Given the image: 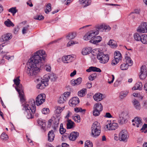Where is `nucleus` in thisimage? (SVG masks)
<instances>
[{
  "label": "nucleus",
  "mask_w": 147,
  "mask_h": 147,
  "mask_svg": "<svg viewBox=\"0 0 147 147\" xmlns=\"http://www.w3.org/2000/svg\"><path fill=\"white\" fill-rule=\"evenodd\" d=\"M96 76L97 75L96 73H94L91 74L89 76L88 79L92 81L96 78Z\"/></svg>",
  "instance_id": "864d4df0"
},
{
  "label": "nucleus",
  "mask_w": 147,
  "mask_h": 147,
  "mask_svg": "<svg viewBox=\"0 0 147 147\" xmlns=\"http://www.w3.org/2000/svg\"><path fill=\"white\" fill-rule=\"evenodd\" d=\"M12 37L11 34L7 33L2 36L1 38L3 41H6L11 39Z\"/></svg>",
  "instance_id": "b1692460"
},
{
  "label": "nucleus",
  "mask_w": 147,
  "mask_h": 147,
  "mask_svg": "<svg viewBox=\"0 0 147 147\" xmlns=\"http://www.w3.org/2000/svg\"><path fill=\"white\" fill-rule=\"evenodd\" d=\"M22 109L24 111V113L27 118L28 119L32 118L36 110L34 100L30 99L28 103L22 105Z\"/></svg>",
  "instance_id": "f03ea898"
},
{
  "label": "nucleus",
  "mask_w": 147,
  "mask_h": 147,
  "mask_svg": "<svg viewBox=\"0 0 147 147\" xmlns=\"http://www.w3.org/2000/svg\"><path fill=\"white\" fill-rule=\"evenodd\" d=\"M80 3L84 7L88 6L91 4V0H80Z\"/></svg>",
  "instance_id": "a211bd4d"
},
{
  "label": "nucleus",
  "mask_w": 147,
  "mask_h": 147,
  "mask_svg": "<svg viewBox=\"0 0 147 147\" xmlns=\"http://www.w3.org/2000/svg\"><path fill=\"white\" fill-rule=\"evenodd\" d=\"M104 32H108L111 29V27L108 26L104 24Z\"/></svg>",
  "instance_id": "5fc2aeb1"
},
{
  "label": "nucleus",
  "mask_w": 147,
  "mask_h": 147,
  "mask_svg": "<svg viewBox=\"0 0 147 147\" xmlns=\"http://www.w3.org/2000/svg\"><path fill=\"white\" fill-rule=\"evenodd\" d=\"M21 101L24 102L25 100V97L24 92H18Z\"/></svg>",
  "instance_id": "ea45409f"
},
{
  "label": "nucleus",
  "mask_w": 147,
  "mask_h": 147,
  "mask_svg": "<svg viewBox=\"0 0 147 147\" xmlns=\"http://www.w3.org/2000/svg\"><path fill=\"white\" fill-rule=\"evenodd\" d=\"M127 94V92H120L119 93V98H120L122 99L125 97Z\"/></svg>",
  "instance_id": "680f3d73"
},
{
  "label": "nucleus",
  "mask_w": 147,
  "mask_h": 147,
  "mask_svg": "<svg viewBox=\"0 0 147 147\" xmlns=\"http://www.w3.org/2000/svg\"><path fill=\"white\" fill-rule=\"evenodd\" d=\"M92 50V49L91 47L85 48L82 49L81 53L82 55H85L90 53Z\"/></svg>",
  "instance_id": "4be33fe9"
},
{
  "label": "nucleus",
  "mask_w": 147,
  "mask_h": 147,
  "mask_svg": "<svg viewBox=\"0 0 147 147\" xmlns=\"http://www.w3.org/2000/svg\"><path fill=\"white\" fill-rule=\"evenodd\" d=\"M91 130L92 136L96 137L98 136L101 133V126L100 124L97 121H95L92 124Z\"/></svg>",
  "instance_id": "20e7f679"
},
{
  "label": "nucleus",
  "mask_w": 147,
  "mask_h": 147,
  "mask_svg": "<svg viewBox=\"0 0 147 147\" xmlns=\"http://www.w3.org/2000/svg\"><path fill=\"white\" fill-rule=\"evenodd\" d=\"M134 38L137 41H140L141 38V36H140L139 34L136 33L134 34Z\"/></svg>",
  "instance_id": "79ce46f5"
},
{
  "label": "nucleus",
  "mask_w": 147,
  "mask_h": 147,
  "mask_svg": "<svg viewBox=\"0 0 147 147\" xmlns=\"http://www.w3.org/2000/svg\"><path fill=\"white\" fill-rule=\"evenodd\" d=\"M82 81V78L81 77H79L76 80H72L71 81V83L72 86H74L80 84Z\"/></svg>",
  "instance_id": "dca6fc26"
},
{
  "label": "nucleus",
  "mask_w": 147,
  "mask_h": 147,
  "mask_svg": "<svg viewBox=\"0 0 147 147\" xmlns=\"http://www.w3.org/2000/svg\"><path fill=\"white\" fill-rule=\"evenodd\" d=\"M70 93L71 92H64V93L61 95L66 100L69 97L71 94Z\"/></svg>",
  "instance_id": "8fccbe9b"
},
{
  "label": "nucleus",
  "mask_w": 147,
  "mask_h": 147,
  "mask_svg": "<svg viewBox=\"0 0 147 147\" xmlns=\"http://www.w3.org/2000/svg\"><path fill=\"white\" fill-rule=\"evenodd\" d=\"M101 111L97 110L95 109H93V114L94 116H98L100 113V112Z\"/></svg>",
  "instance_id": "6e6d98bb"
},
{
  "label": "nucleus",
  "mask_w": 147,
  "mask_h": 147,
  "mask_svg": "<svg viewBox=\"0 0 147 147\" xmlns=\"http://www.w3.org/2000/svg\"><path fill=\"white\" fill-rule=\"evenodd\" d=\"M128 135L127 132L125 130H123L119 133V139L120 141H124L127 140Z\"/></svg>",
  "instance_id": "f8f14e48"
},
{
  "label": "nucleus",
  "mask_w": 147,
  "mask_h": 147,
  "mask_svg": "<svg viewBox=\"0 0 147 147\" xmlns=\"http://www.w3.org/2000/svg\"><path fill=\"white\" fill-rule=\"evenodd\" d=\"M114 59L112 60L111 64L113 65L117 64L120 60L122 59L121 55L120 53L118 51H116L114 54Z\"/></svg>",
  "instance_id": "6e6552de"
},
{
  "label": "nucleus",
  "mask_w": 147,
  "mask_h": 147,
  "mask_svg": "<svg viewBox=\"0 0 147 147\" xmlns=\"http://www.w3.org/2000/svg\"><path fill=\"white\" fill-rule=\"evenodd\" d=\"M16 89L18 92H23L24 88L21 84L16 86Z\"/></svg>",
  "instance_id": "37998d69"
},
{
  "label": "nucleus",
  "mask_w": 147,
  "mask_h": 147,
  "mask_svg": "<svg viewBox=\"0 0 147 147\" xmlns=\"http://www.w3.org/2000/svg\"><path fill=\"white\" fill-rule=\"evenodd\" d=\"M77 43L76 41H70L68 42L67 45V47H70L71 46Z\"/></svg>",
  "instance_id": "69168bd1"
},
{
  "label": "nucleus",
  "mask_w": 147,
  "mask_h": 147,
  "mask_svg": "<svg viewBox=\"0 0 147 147\" xmlns=\"http://www.w3.org/2000/svg\"><path fill=\"white\" fill-rule=\"evenodd\" d=\"M109 45L112 48H115L117 47V44L116 42L113 40H110L109 42Z\"/></svg>",
  "instance_id": "c756f323"
},
{
  "label": "nucleus",
  "mask_w": 147,
  "mask_h": 147,
  "mask_svg": "<svg viewBox=\"0 0 147 147\" xmlns=\"http://www.w3.org/2000/svg\"><path fill=\"white\" fill-rule=\"evenodd\" d=\"M102 40V38L100 36H95L94 38L90 41V42L95 44L100 42Z\"/></svg>",
  "instance_id": "6ab92c4d"
},
{
  "label": "nucleus",
  "mask_w": 147,
  "mask_h": 147,
  "mask_svg": "<svg viewBox=\"0 0 147 147\" xmlns=\"http://www.w3.org/2000/svg\"><path fill=\"white\" fill-rule=\"evenodd\" d=\"M141 74L140 75V78L141 79H144L146 77V73H140Z\"/></svg>",
  "instance_id": "338daca9"
},
{
  "label": "nucleus",
  "mask_w": 147,
  "mask_h": 147,
  "mask_svg": "<svg viewBox=\"0 0 147 147\" xmlns=\"http://www.w3.org/2000/svg\"><path fill=\"white\" fill-rule=\"evenodd\" d=\"M38 123L40 125L42 126V128L44 129L46 126V122L45 121H43L42 119H40L38 120Z\"/></svg>",
  "instance_id": "72a5a7b5"
},
{
  "label": "nucleus",
  "mask_w": 147,
  "mask_h": 147,
  "mask_svg": "<svg viewBox=\"0 0 147 147\" xmlns=\"http://www.w3.org/2000/svg\"><path fill=\"white\" fill-rule=\"evenodd\" d=\"M8 11L12 14L13 16H14L15 13L18 11V10L16 9V7H12L9 9Z\"/></svg>",
  "instance_id": "4c0bfd02"
},
{
  "label": "nucleus",
  "mask_w": 147,
  "mask_h": 147,
  "mask_svg": "<svg viewBox=\"0 0 147 147\" xmlns=\"http://www.w3.org/2000/svg\"><path fill=\"white\" fill-rule=\"evenodd\" d=\"M43 77V78H44L45 80L47 79L48 83L49 79L51 80L52 81H54L57 78V77L56 75L53 73L50 74L49 75H45Z\"/></svg>",
  "instance_id": "4468645a"
},
{
  "label": "nucleus",
  "mask_w": 147,
  "mask_h": 147,
  "mask_svg": "<svg viewBox=\"0 0 147 147\" xmlns=\"http://www.w3.org/2000/svg\"><path fill=\"white\" fill-rule=\"evenodd\" d=\"M76 36V32L70 33L66 36L67 38L68 39L71 40L74 38Z\"/></svg>",
  "instance_id": "473e14b6"
},
{
  "label": "nucleus",
  "mask_w": 147,
  "mask_h": 147,
  "mask_svg": "<svg viewBox=\"0 0 147 147\" xmlns=\"http://www.w3.org/2000/svg\"><path fill=\"white\" fill-rule=\"evenodd\" d=\"M135 122L137 124V127H140L142 126L141 119L140 118L137 117L135 118Z\"/></svg>",
  "instance_id": "cd10ccee"
},
{
  "label": "nucleus",
  "mask_w": 147,
  "mask_h": 147,
  "mask_svg": "<svg viewBox=\"0 0 147 147\" xmlns=\"http://www.w3.org/2000/svg\"><path fill=\"white\" fill-rule=\"evenodd\" d=\"M143 85L141 82H138L135 84L134 86L132 88L133 90H140L142 89Z\"/></svg>",
  "instance_id": "412c9836"
},
{
  "label": "nucleus",
  "mask_w": 147,
  "mask_h": 147,
  "mask_svg": "<svg viewBox=\"0 0 147 147\" xmlns=\"http://www.w3.org/2000/svg\"><path fill=\"white\" fill-rule=\"evenodd\" d=\"M146 67L145 65L142 66L141 68V72L140 73H146Z\"/></svg>",
  "instance_id": "0e129e2a"
},
{
  "label": "nucleus",
  "mask_w": 147,
  "mask_h": 147,
  "mask_svg": "<svg viewBox=\"0 0 147 147\" xmlns=\"http://www.w3.org/2000/svg\"><path fill=\"white\" fill-rule=\"evenodd\" d=\"M125 59L126 63L129 66H131L132 65L133 61L130 57H126L125 58Z\"/></svg>",
  "instance_id": "e433bc0d"
},
{
  "label": "nucleus",
  "mask_w": 147,
  "mask_h": 147,
  "mask_svg": "<svg viewBox=\"0 0 147 147\" xmlns=\"http://www.w3.org/2000/svg\"><path fill=\"white\" fill-rule=\"evenodd\" d=\"M88 35L90 36V39L94 38L96 35H98V31H95L94 30H91L88 33Z\"/></svg>",
  "instance_id": "c85d7f7f"
},
{
  "label": "nucleus",
  "mask_w": 147,
  "mask_h": 147,
  "mask_svg": "<svg viewBox=\"0 0 147 147\" xmlns=\"http://www.w3.org/2000/svg\"><path fill=\"white\" fill-rule=\"evenodd\" d=\"M133 104L137 109H140V106L139 102L136 99H134L132 101Z\"/></svg>",
  "instance_id": "f704fd0d"
},
{
  "label": "nucleus",
  "mask_w": 147,
  "mask_h": 147,
  "mask_svg": "<svg viewBox=\"0 0 147 147\" xmlns=\"http://www.w3.org/2000/svg\"><path fill=\"white\" fill-rule=\"evenodd\" d=\"M74 124V123L71 120H68L67 123V128L70 129L73 128Z\"/></svg>",
  "instance_id": "c9c22d12"
},
{
  "label": "nucleus",
  "mask_w": 147,
  "mask_h": 147,
  "mask_svg": "<svg viewBox=\"0 0 147 147\" xmlns=\"http://www.w3.org/2000/svg\"><path fill=\"white\" fill-rule=\"evenodd\" d=\"M128 117V113L127 112L121 111L119 114L118 122L121 124H123L125 122L126 119Z\"/></svg>",
  "instance_id": "0eeeda50"
},
{
  "label": "nucleus",
  "mask_w": 147,
  "mask_h": 147,
  "mask_svg": "<svg viewBox=\"0 0 147 147\" xmlns=\"http://www.w3.org/2000/svg\"><path fill=\"white\" fill-rule=\"evenodd\" d=\"M118 127V124L114 122L109 123L107 125V128L109 130H115Z\"/></svg>",
  "instance_id": "2eb2a0df"
},
{
  "label": "nucleus",
  "mask_w": 147,
  "mask_h": 147,
  "mask_svg": "<svg viewBox=\"0 0 147 147\" xmlns=\"http://www.w3.org/2000/svg\"><path fill=\"white\" fill-rule=\"evenodd\" d=\"M104 24H98L96 25L95 26V28H96V31H98V32L99 31L101 32H104Z\"/></svg>",
  "instance_id": "7c9ffc66"
},
{
  "label": "nucleus",
  "mask_w": 147,
  "mask_h": 147,
  "mask_svg": "<svg viewBox=\"0 0 147 147\" xmlns=\"http://www.w3.org/2000/svg\"><path fill=\"white\" fill-rule=\"evenodd\" d=\"M48 140L49 142H52L54 140L55 135L53 130L49 131L48 134Z\"/></svg>",
  "instance_id": "aec40b11"
},
{
  "label": "nucleus",
  "mask_w": 147,
  "mask_h": 147,
  "mask_svg": "<svg viewBox=\"0 0 147 147\" xmlns=\"http://www.w3.org/2000/svg\"><path fill=\"white\" fill-rule=\"evenodd\" d=\"M79 135V133L77 132H72L69 135V138L72 141L75 140Z\"/></svg>",
  "instance_id": "f3484780"
},
{
  "label": "nucleus",
  "mask_w": 147,
  "mask_h": 147,
  "mask_svg": "<svg viewBox=\"0 0 147 147\" xmlns=\"http://www.w3.org/2000/svg\"><path fill=\"white\" fill-rule=\"evenodd\" d=\"M74 59L73 55H69L62 57L61 60L64 63H69L73 61Z\"/></svg>",
  "instance_id": "9d476101"
},
{
  "label": "nucleus",
  "mask_w": 147,
  "mask_h": 147,
  "mask_svg": "<svg viewBox=\"0 0 147 147\" xmlns=\"http://www.w3.org/2000/svg\"><path fill=\"white\" fill-rule=\"evenodd\" d=\"M80 102V100L77 97H74L70 99L69 104L70 106L75 107V106L77 105Z\"/></svg>",
  "instance_id": "ddd939ff"
},
{
  "label": "nucleus",
  "mask_w": 147,
  "mask_h": 147,
  "mask_svg": "<svg viewBox=\"0 0 147 147\" xmlns=\"http://www.w3.org/2000/svg\"><path fill=\"white\" fill-rule=\"evenodd\" d=\"M36 81L38 82L36 86L37 89H43L48 85L47 79L45 80L44 78H43V77L42 78L39 77L37 78Z\"/></svg>",
  "instance_id": "39448f33"
},
{
  "label": "nucleus",
  "mask_w": 147,
  "mask_h": 147,
  "mask_svg": "<svg viewBox=\"0 0 147 147\" xmlns=\"http://www.w3.org/2000/svg\"><path fill=\"white\" fill-rule=\"evenodd\" d=\"M109 78H110V79H108V80L109 81L108 82L109 84H111L113 83L115 79V77L114 75H112L111 76H110L109 77Z\"/></svg>",
  "instance_id": "bf43d9fd"
},
{
  "label": "nucleus",
  "mask_w": 147,
  "mask_h": 147,
  "mask_svg": "<svg viewBox=\"0 0 147 147\" xmlns=\"http://www.w3.org/2000/svg\"><path fill=\"white\" fill-rule=\"evenodd\" d=\"M93 98L96 101H100L102 99V94L100 92L97 93L93 96Z\"/></svg>",
  "instance_id": "5701e85b"
},
{
  "label": "nucleus",
  "mask_w": 147,
  "mask_h": 147,
  "mask_svg": "<svg viewBox=\"0 0 147 147\" xmlns=\"http://www.w3.org/2000/svg\"><path fill=\"white\" fill-rule=\"evenodd\" d=\"M73 119L76 122L79 123L80 121V117L79 115H77L74 117Z\"/></svg>",
  "instance_id": "13d9d810"
},
{
  "label": "nucleus",
  "mask_w": 147,
  "mask_h": 147,
  "mask_svg": "<svg viewBox=\"0 0 147 147\" xmlns=\"http://www.w3.org/2000/svg\"><path fill=\"white\" fill-rule=\"evenodd\" d=\"M34 18L36 20H43L44 18V17L42 15H37L34 17Z\"/></svg>",
  "instance_id": "4d7b16f0"
},
{
  "label": "nucleus",
  "mask_w": 147,
  "mask_h": 147,
  "mask_svg": "<svg viewBox=\"0 0 147 147\" xmlns=\"http://www.w3.org/2000/svg\"><path fill=\"white\" fill-rule=\"evenodd\" d=\"M89 36H90L88 34V33H87L84 36V40H89L90 39V37Z\"/></svg>",
  "instance_id": "774afa93"
},
{
  "label": "nucleus",
  "mask_w": 147,
  "mask_h": 147,
  "mask_svg": "<svg viewBox=\"0 0 147 147\" xmlns=\"http://www.w3.org/2000/svg\"><path fill=\"white\" fill-rule=\"evenodd\" d=\"M93 52H96V54H97V58L100 63L105 64L108 62L110 58L109 55L100 52L99 49H94L93 50Z\"/></svg>",
  "instance_id": "7ed1b4c3"
},
{
  "label": "nucleus",
  "mask_w": 147,
  "mask_h": 147,
  "mask_svg": "<svg viewBox=\"0 0 147 147\" xmlns=\"http://www.w3.org/2000/svg\"><path fill=\"white\" fill-rule=\"evenodd\" d=\"M0 138L1 139L3 140H7L8 139V136L7 134L3 132L1 135Z\"/></svg>",
  "instance_id": "3c124183"
},
{
  "label": "nucleus",
  "mask_w": 147,
  "mask_h": 147,
  "mask_svg": "<svg viewBox=\"0 0 147 147\" xmlns=\"http://www.w3.org/2000/svg\"><path fill=\"white\" fill-rule=\"evenodd\" d=\"M56 118L53 117L50 119L48 121L49 125H51L53 124L52 127L55 131L58 127L60 117L56 116Z\"/></svg>",
  "instance_id": "423d86ee"
},
{
  "label": "nucleus",
  "mask_w": 147,
  "mask_h": 147,
  "mask_svg": "<svg viewBox=\"0 0 147 147\" xmlns=\"http://www.w3.org/2000/svg\"><path fill=\"white\" fill-rule=\"evenodd\" d=\"M42 112L44 114H47L49 113V110L48 108H44L42 110Z\"/></svg>",
  "instance_id": "052dcab7"
},
{
  "label": "nucleus",
  "mask_w": 147,
  "mask_h": 147,
  "mask_svg": "<svg viewBox=\"0 0 147 147\" xmlns=\"http://www.w3.org/2000/svg\"><path fill=\"white\" fill-rule=\"evenodd\" d=\"M93 109H95L97 110L102 111L103 109L102 105L100 102L97 103L94 105Z\"/></svg>",
  "instance_id": "bb28decb"
},
{
  "label": "nucleus",
  "mask_w": 147,
  "mask_h": 147,
  "mask_svg": "<svg viewBox=\"0 0 147 147\" xmlns=\"http://www.w3.org/2000/svg\"><path fill=\"white\" fill-rule=\"evenodd\" d=\"M65 108V106L63 107H61L59 106H57L56 107L55 110V113L56 114H57L58 115V116H57V117H59L60 115V114L64 109Z\"/></svg>",
  "instance_id": "a878e982"
},
{
  "label": "nucleus",
  "mask_w": 147,
  "mask_h": 147,
  "mask_svg": "<svg viewBox=\"0 0 147 147\" xmlns=\"http://www.w3.org/2000/svg\"><path fill=\"white\" fill-rule=\"evenodd\" d=\"M4 23L5 25L7 27L13 26H14L13 23L9 19H7L5 22Z\"/></svg>",
  "instance_id": "58836bf2"
},
{
  "label": "nucleus",
  "mask_w": 147,
  "mask_h": 147,
  "mask_svg": "<svg viewBox=\"0 0 147 147\" xmlns=\"http://www.w3.org/2000/svg\"><path fill=\"white\" fill-rule=\"evenodd\" d=\"M137 31L140 33H146L147 32V22H143L138 27Z\"/></svg>",
  "instance_id": "9b49d317"
},
{
  "label": "nucleus",
  "mask_w": 147,
  "mask_h": 147,
  "mask_svg": "<svg viewBox=\"0 0 147 147\" xmlns=\"http://www.w3.org/2000/svg\"><path fill=\"white\" fill-rule=\"evenodd\" d=\"M51 10V5L50 3H48L46 6V9L45 10V13H48Z\"/></svg>",
  "instance_id": "a19ab883"
},
{
  "label": "nucleus",
  "mask_w": 147,
  "mask_h": 147,
  "mask_svg": "<svg viewBox=\"0 0 147 147\" xmlns=\"http://www.w3.org/2000/svg\"><path fill=\"white\" fill-rule=\"evenodd\" d=\"M140 41L144 44H147V35L144 34L141 35Z\"/></svg>",
  "instance_id": "2f4dec72"
},
{
  "label": "nucleus",
  "mask_w": 147,
  "mask_h": 147,
  "mask_svg": "<svg viewBox=\"0 0 147 147\" xmlns=\"http://www.w3.org/2000/svg\"><path fill=\"white\" fill-rule=\"evenodd\" d=\"M133 95L134 96L138 98H140L141 99H142L143 98V96L141 95L139 93H134L133 94Z\"/></svg>",
  "instance_id": "e2e57ef3"
},
{
  "label": "nucleus",
  "mask_w": 147,
  "mask_h": 147,
  "mask_svg": "<svg viewBox=\"0 0 147 147\" xmlns=\"http://www.w3.org/2000/svg\"><path fill=\"white\" fill-rule=\"evenodd\" d=\"M19 77H18L15 78L13 80V81L16 86H18L20 84V80L19 79Z\"/></svg>",
  "instance_id": "a18cd8bd"
},
{
  "label": "nucleus",
  "mask_w": 147,
  "mask_h": 147,
  "mask_svg": "<svg viewBox=\"0 0 147 147\" xmlns=\"http://www.w3.org/2000/svg\"><path fill=\"white\" fill-rule=\"evenodd\" d=\"M66 101L62 95L59 97L58 100V103L59 104H63Z\"/></svg>",
  "instance_id": "09e8293b"
},
{
  "label": "nucleus",
  "mask_w": 147,
  "mask_h": 147,
  "mask_svg": "<svg viewBox=\"0 0 147 147\" xmlns=\"http://www.w3.org/2000/svg\"><path fill=\"white\" fill-rule=\"evenodd\" d=\"M129 65L127 63H123L120 66V68L121 70H125L127 69Z\"/></svg>",
  "instance_id": "c03bdc74"
},
{
  "label": "nucleus",
  "mask_w": 147,
  "mask_h": 147,
  "mask_svg": "<svg viewBox=\"0 0 147 147\" xmlns=\"http://www.w3.org/2000/svg\"><path fill=\"white\" fill-rule=\"evenodd\" d=\"M92 143L90 141L87 140L85 142L84 147H92Z\"/></svg>",
  "instance_id": "de8ad7c7"
},
{
  "label": "nucleus",
  "mask_w": 147,
  "mask_h": 147,
  "mask_svg": "<svg viewBox=\"0 0 147 147\" xmlns=\"http://www.w3.org/2000/svg\"><path fill=\"white\" fill-rule=\"evenodd\" d=\"M75 111L77 112H80L83 113H84L86 111L85 109H82L81 108L76 107L74 109Z\"/></svg>",
  "instance_id": "49530a36"
},
{
  "label": "nucleus",
  "mask_w": 147,
  "mask_h": 147,
  "mask_svg": "<svg viewBox=\"0 0 147 147\" xmlns=\"http://www.w3.org/2000/svg\"><path fill=\"white\" fill-rule=\"evenodd\" d=\"M66 131V129L63 128V125L62 123H61L59 129V131L61 134L65 133Z\"/></svg>",
  "instance_id": "603ef678"
},
{
  "label": "nucleus",
  "mask_w": 147,
  "mask_h": 147,
  "mask_svg": "<svg viewBox=\"0 0 147 147\" xmlns=\"http://www.w3.org/2000/svg\"><path fill=\"white\" fill-rule=\"evenodd\" d=\"M86 71L87 72H90L91 71L100 72L101 71V70L99 68L91 66L89 67L88 69L86 70Z\"/></svg>",
  "instance_id": "393cba45"
},
{
  "label": "nucleus",
  "mask_w": 147,
  "mask_h": 147,
  "mask_svg": "<svg viewBox=\"0 0 147 147\" xmlns=\"http://www.w3.org/2000/svg\"><path fill=\"white\" fill-rule=\"evenodd\" d=\"M46 96L45 94L42 93L38 95L36 97V103L37 106H39L42 104L45 101Z\"/></svg>",
  "instance_id": "1a4fd4ad"
},
{
  "label": "nucleus",
  "mask_w": 147,
  "mask_h": 147,
  "mask_svg": "<svg viewBox=\"0 0 147 147\" xmlns=\"http://www.w3.org/2000/svg\"><path fill=\"white\" fill-rule=\"evenodd\" d=\"M46 55L45 51L40 50L34 53V55L28 60L26 72L29 76H34L40 71V69L42 66Z\"/></svg>",
  "instance_id": "f257e3e1"
}]
</instances>
